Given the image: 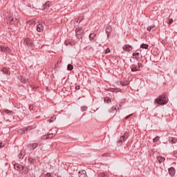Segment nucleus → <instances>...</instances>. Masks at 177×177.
<instances>
[{
	"label": "nucleus",
	"mask_w": 177,
	"mask_h": 177,
	"mask_svg": "<svg viewBox=\"0 0 177 177\" xmlns=\"http://www.w3.org/2000/svg\"><path fill=\"white\" fill-rule=\"evenodd\" d=\"M14 168L17 171H19L21 172V174H26L28 173V169L27 167H24L23 165L15 164L14 165Z\"/></svg>",
	"instance_id": "1"
},
{
	"label": "nucleus",
	"mask_w": 177,
	"mask_h": 177,
	"mask_svg": "<svg viewBox=\"0 0 177 177\" xmlns=\"http://www.w3.org/2000/svg\"><path fill=\"white\" fill-rule=\"evenodd\" d=\"M155 102L157 104H167V103H168V100H167L165 95H160Z\"/></svg>",
	"instance_id": "2"
},
{
	"label": "nucleus",
	"mask_w": 177,
	"mask_h": 177,
	"mask_svg": "<svg viewBox=\"0 0 177 177\" xmlns=\"http://www.w3.org/2000/svg\"><path fill=\"white\" fill-rule=\"evenodd\" d=\"M75 32L77 38L80 39L82 37L81 35L84 34V30H82V28L79 27L75 29Z\"/></svg>",
	"instance_id": "3"
},
{
	"label": "nucleus",
	"mask_w": 177,
	"mask_h": 177,
	"mask_svg": "<svg viewBox=\"0 0 177 177\" xmlns=\"http://www.w3.org/2000/svg\"><path fill=\"white\" fill-rule=\"evenodd\" d=\"M55 136H56V134L52 133H49V134H48V135L43 136L41 137V138H42L43 140H45V139H52V138H55Z\"/></svg>",
	"instance_id": "4"
},
{
	"label": "nucleus",
	"mask_w": 177,
	"mask_h": 177,
	"mask_svg": "<svg viewBox=\"0 0 177 177\" xmlns=\"http://www.w3.org/2000/svg\"><path fill=\"white\" fill-rule=\"evenodd\" d=\"M0 50L1 52H5L6 53H10V48L6 46H0Z\"/></svg>",
	"instance_id": "5"
},
{
	"label": "nucleus",
	"mask_w": 177,
	"mask_h": 177,
	"mask_svg": "<svg viewBox=\"0 0 177 177\" xmlns=\"http://www.w3.org/2000/svg\"><path fill=\"white\" fill-rule=\"evenodd\" d=\"M17 20V19H16L13 17H10L8 18V23H9L10 24H15V23H16Z\"/></svg>",
	"instance_id": "6"
},
{
	"label": "nucleus",
	"mask_w": 177,
	"mask_h": 177,
	"mask_svg": "<svg viewBox=\"0 0 177 177\" xmlns=\"http://www.w3.org/2000/svg\"><path fill=\"white\" fill-rule=\"evenodd\" d=\"M109 114L110 115L113 116V115H115V114H117V107H112L110 110H109Z\"/></svg>",
	"instance_id": "7"
},
{
	"label": "nucleus",
	"mask_w": 177,
	"mask_h": 177,
	"mask_svg": "<svg viewBox=\"0 0 177 177\" xmlns=\"http://www.w3.org/2000/svg\"><path fill=\"white\" fill-rule=\"evenodd\" d=\"M123 50H125L126 52H131V50H132V46L129 44H126L123 46Z\"/></svg>",
	"instance_id": "8"
},
{
	"label": "nucleus",
	"mask_w": 177,
	"mask_h": 177,
	"mask_svg": "<svg viewBox=\"0 0 177 177\" xmlns=\"http://www.w3.org/2000/svg\"><path fill=\"white\" fill-rule=\"evenodd\" d=\"M18 80L22 83V84H27L28 82V80L26 77H24L23 76H19L18 77Z\"/></svg>",
	"instance_id": "9"
},
{
	"label": "nucleus",
	"mask_w": 177,
	"mask_h": 177,
	"mask_svg": "<svg viewBox=\"0 0 177 177\" xmlns=\"http://www.w3.org/2000/svg\"><path fill=\"white\" fill-rule=\"evenodd\" d=\"M125 139H128V133H125L124 136L120 137V140L118 141V143H122Z\"/></svg>",
	"instance_id": "10"
},
{
	"label": "nucleus",
	"mask_w": 177,
	"mask_h": 177,
	"mask_svg": "<svg viewBox=\"0 0 177 177\" xmlns=\"http://www.w3.org/2000/svg\"><path fill=\"white\" fill-rule=\"evenodd\" d=\"M34 24H35V20L34 19H30L26 22V26L28 27H31V26H34Z\"/></svg>",
	"instance_id": "11"
},
{
	"label": "nucleus",
	"mask_w": 177,
	"mask_h": 177,
	"mask_svg": "<svg viewBox=\"0 0 177 177\" xmlns=\"http://www.w3.org/2000/svg\"><path fill=\"white\" fill-rule=\"evenodd\" d=\"M37 31H38V32H42V31H44V26L41 24L37 26Z\"/></svg>",
	"instance_id": "12"
},
{
	"label": "nucleus",
	"mask_w": 177,
	"mask_h": 177,
	"mask_svg": "<svg viewBox=\"0 0 177 177\" xmlns=\"http://www.w3.org/2000/svg\"><path fill=\"white\" fill-rule=\"evenodd\" d=\"M50 6V2L47 1V2H46L45 5L43 7V10H46L49 9Z\"/></svg>",
	"instance_id": "13"
},
{
	"label": "nucleus",
	"mask_w": 177,
	"mask_h": 177,
	"mask_svg": "<svg viewBox=\"0 0 177 177\" xmlns=\"http://www.w3.org/2000/svg\"><path fill=\"white\" fill-rule=\"evenodd\" d=\"M169 174L171 176H174V175H175V168L171 167L169 169Z\"/></svg>",
	"instance_id": "14"
},
{
	"label": "nucleus",
	"mask_w": 177,
	"mask_h": 177,
	"mask_svg": "<svg viewBox=\"0 0 177 177\" xmlns=\"http://www.w3.org/2000/svg\"><path fill=\"white\" fill-rule=\"evenodd\" d=\"M158 160L160 163L164 162L165 161V158H164L162 156H159V157H158Z\"/></svg>",
	"instance_id": "15"
},
{
	"label": "nucleus",
	"mask_w": 177,
	"mask_h": 177,
	"mask_svg": "<svg viewBox=\"0 0 177 177\" xmlns=\"http://www.w3.org/2000/svg\"><path fill=\"white\" fill-rule=\"evenodd\" d=\"M166 23L167 24H172V23H174V19L169 18L168 19L166 20Z\"/></svg>",
	"instance_id": "16"
},
{
	"label": "nucleus",
	"mask_w": 177,
	"mask_h": 177,
	"mask_svg": "<svg viewBox=\"0 0 177 177\" xmlns=\"http://www.w3.org/2000/svg\"><path fill=\"white\" fill-rule=\"evenodd\" d=\"M2 71H3V73H4V74H10V72H9V69L7 68H3Z\"/></svg>",
	"instance_id": "17"
},
{
	"label": "nucleus",
	"mask_w": 177,
	"mask_h": 177,
	"mask_svg": "<svg viewBox=\"0 0 177 177\" xmlns=\"http://www.w3.org/2000/svg\"><path fill=\"white\" fill-rule=\"evenodd\" d=\"M24 156H25L24 152L21 151L20 153L19 154V158H20V160H23V158H24Z\"/></svg>",
	"instance_id": "18"
},
{
	"label": "nucleus",
	"mask_w": 177,
	"mask_h": 177,
	"mask_svg": "<svg viewBox=\"0 0 177 177\" xmlns=\"http://www.w3.org/2000/svg\"><path fill=\"white\" fill-rule=\"evenodd\" d=\"M169 140L172 145L176 142V138H170Z\"/></svg>",
	"instance_id": "19"
},
{
	"label": "nucleus",
	"mask_w": 177,
	"mask_h": 177,
	"mask_svg": "<svg viewBox=\"0 0 177 177\" xmlns=\"http://www.w3.org/2000/svg\"><path fill=\"white\" fill-rule=\"evenodd\" d=\"M79 177H86V173L84 171L82 173L79 172Z\"/></svg>",
	"instance_id": "20"
},
{
	"label": "nucleus",
	"mask_w": 177,
	"mask_h": 177,
	"mask_svg": "<svg viewBox=\"0 0 177 177\" xmlns=\"http://www.w3.org/2000/svg\"><path fill=\"white\" fill-rule=\"evenodd\" d=\"M140 48L142 49H148L149 48V45L142 44L140 45Z\"/></svg>",
	"instance_id": "21"
},
{
	"label": "nucleus",
	"mask_w": 177,
	"mask_h": 177,
	"mask_svg": "<svg viewBox=\"0 0 177 177\" xmlns=\"http://www.w3.org/2000/svg\"><path fill=\"white\" fill-rule=\"evenodd\" d=\"M133 56L136 59H139L140 54H139V53H133Z\"/></svg>",
	"instance_id": "22"
},
{
	"label": "nucleus",
	"mask_w": 177,
	"mask_h": 177,
	"mask_svg": "<svg viewBox=\"0 0 177 177\" xmlns=\"http://www.w3.org/2000/svg\"><path fill=\"white\" fill-rule=\"evenodd\" d=\"M158 140H160V137L156 136L153 139V143H156V142H158Z\"/></svg>",
	"instance_id": "23"
},
{
	"label": "nucleus",
	"mask_w": 177,
	"mask_h": 177,
	"mask_svg": "<svg viewBox=\"0 0 177 177\" xmlns=\"http://www.w3.org/2000/svg\"><path fill=\"white\" fill-rule=\"evenodd\" d=\"M155 26L154 25H151L150 26H149L147 30V31H151V30H153V28H154Z\"/></svg>",
	"instance_id": "24"
},
{
	"label": "nucleus",
	"mask_w": 177,
	"mask_h": 177,
	"mask_svg": "<svg viewBox=\"0 0 177 177\" xmlns=\"http://www.w3.org/2000/svg\"><path fill=\"white\" fill-rule=\"evenodd\" d=\"M131 71H139V68H138V66H133L131 68Z\"/></svg>",
	"instance_id": "25"
},
{
	"label": "nucleus",
	"mask_w": 177,
	"mask_h": 177,
	"mask_svg": "<svg viewBox=\"0 0 177 177\" xmlns=\"http://www.w3.org/2000/svg\"><path fill=\"white\" fill-rule=\"evenodd\" d=\"M104 102H106V103H110L111 102V99L110 97H105L104 98Z\"/></svg>",
	"instance_id": "26"
},
{
	"label": "nucleus",
	"mask_w": 177,
	"mask_h": 177,
	"mask_svg": "<svg viewBox=\"0 0 177 177\" xmlns=\"http://www.w3.org/2000/svg\"><path fill=\"white\" fill-rule=\"evenodd\" d=\"M106 32H111V27L110 26L106 27Z\"/></svg>",
	"instance_id": "27"
},
{
	"label": "nucleus",
	"mask_w": 177,
	"mask_h": 177,
	"mask_svg": "<svg viewBox=\"0 0 177 177\" xmlns=\"http://www.w3.org/2000/svg\"><path fill=\"white\" fill-rule=\"evenodd\" d=\"M95 37H96V35H95V33H91L89 35V37L91 38V39H93V38H95Z\"/></svg>",
	"instance_id": "28"
},
{
	"label": "nucleus",
	"mask_w": 177,
	"mask_h": 177,
	"mask_svg": "<svg viewBox=\"0 0 177 177\" xmlns=\"http://www.w3.org/2000/svg\"><path fill=\"white\" fill-rule=\"evenodd\" d=\"M67 68H68V70L71 71V70H73V68H74V67L73 66V65L68 64Z\"/></svg>",
	"instance_id": "29"
},
{
	"label": "nucleus",
	"mask_w": 177,
	"mask_h": 177,
	"mask_svg": "<svg viewBox=\"0 0 177 177\" xmlns=\"http://www.w3.org/2000/svg\"><path fill=\"white\" fill-rule=\"evenodd\" d=\"M142 63L139 62L138 64V67H137V68H138V71H139L140 68H142Z\"/></svg>",
	"instance_id": "30"
},
{
	"label": "nucleus",
	"mask_w": 177,
	"mask_h": 177,
	"mask_svg": "<svg viewBox=\"0 0 177 177\" xmlns=\"http://www.w3.org/2000/svg\"><path fill=\"white\" fill-rule=\"evenodd\" d=\"M100 176H101V177H107V175H106V174L105 173H100Z\"/></svg>",
	"instance_id": "31"
},
{
	"label": "nucleus",
	"mask_w": 177,
	"mask_h": 177,
	"mask_svg": "<svg viewBox=\"0 0 177 177\" xmlns=\"http://www.w3.org/2000/svg\"><path fill=\"white\" fill-rule=\"evenodd\" d=\"M32 147L33 149H36V147H38V144L35 143V144H32Z\"/></svg>",
	"instance_id": "32"
},
{
	"label": "nucleus",
	"mask_w": 177,
	"mask_h": 177,
	"mask_svg": "<svg viewBox=\"0 0 177 177\" xmlns=\"http://www.w3.org/2000/svg\"><path fill=\"white\" fill-rule=\"evenodd\" d=\"M110 48H107L106 50H105V55H107V53H110Z\"/></svg>",
	"instance_id": "33"
},
{
	"label": "nucleus",
	"mask_w": 177,
	"mask_h": 177,
	"mask_svg": "<svg viewBox=\"0 0 177 177\" xmlns=\"http://www.w3.org/2000/svg\"><path fill=\"white\" fill-rule=\"evenodd\" d=\"M24 129H19V131H18V133H24Z\"/></svg>",
	"instance_id": "34"
},
{
	"label": "nucleus",
	"mask_w": 177,
	"mask_h": 177,
	"mask_svg": "<svg viewBox=\"0 0 177 177\" xmlns=\"http://www.w3.org/2000/svg\"><path fill=\"white\" fill-rule=\"evenodd\" d=\"M45 177H52V174L50 173H48L45 175Z\"/></svg>",
	"instance_id": "35"
},
{
	"label": "nucleus",
	"mask_w": 177,
	"mask_h": 177,
	"mask_svg": "<svg viewBox=\"0 0 177 177\" xmlns=\"http://www.w3.org/2000/svg\"><path fill=\"white\" fill-rule=\"evenodd\" d=\"M25 42H26V44H27V45H28V44H30V39H26L25 40Z\"/></svg>",
	"instance_id": "36"
},
{
	"label": "nucleus",
	"mask_w": 177,
	"mask_h": 177,
	"mask_svg": "<svg viewBox=\"0 0 177 177\" xmlns=\"http://www.w3.org/2000/svg\"><path fill=\"white\" fill-rule=\"evenodd\" d=\"M132 114H130L127 116L125 117L124 120H128V118H129L130 117H131Z\"/></svg>",
	"instance_id": "37"
},
{
	"label": "nucleus",
	"mask_w": 177,
	"mask_h": 177,
	"mask_svg": "<svg viewBox=\"0 0 177 177\" xmlns=\"http://www.w3.org/2000/svg\"><path fill=\"white\" fill-rule=\"evenodd\" d=\"M5 145H3L2 142H0V149H2Z\"/></svg>",
	"instance_id": "38"
},
{
	"label": "nucleus",
	"mask_w": 177,
	"mask_h": 177,
	"mask_svg": "<svg viewBox=\"0 0 177 177\" xmlns=\"http://www.w3.org/2000/svg\"><path fill=\"white\" fill-rule=\"evenodd\" d=\"M75 89H80V86H77L75 87Z\"/></svg>",
	"instance_id": "39"
},
{
	"label": "nucleus",
	"mask_w": 177,
	"mask_h": 177,
	"mask_svg": "<svg viewBox=\"0 0 177 177\" xmlns=\"http://www.w3.org/2000/svg\"><path fill=\"white\" fill-rule=\"evenodd\" d=\"M50 122H53V118H50Z\"/></svg>",
	"instance_id": "40"
},
{
	"label": "nucleus",
	"mask_w": 177,
	"mask_h": 177,
	"mask_svg": "<svg viewBox=\"0 0 177 177\" xmlns=\"http://www.w3.org/2000/svg\"><path fill=\"white\" fill-rule=\"evenodd\" d=\"M175 157H177V152L174 153Z\"/></svg>",
	"instance_id": "41"
},
{
	"label": "nucleus",
	"mask_w": 177,
	"mask_h": 177,
	"mask_svg": "<svg viewBox=\"0 0 177 177\" xmlns=\"http://www.w3.org/2000/svg\"><path fill=\"white\" fill-rule=\"evenodd\" d=\"M28 129H26L25 131H28Z\"/></svg>",
	"instance_id": "42"
}]
</instances>
